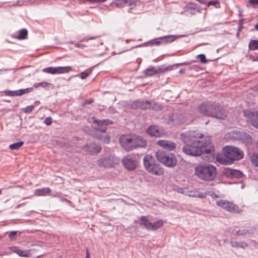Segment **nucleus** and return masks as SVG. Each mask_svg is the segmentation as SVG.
Wrapping results in <instances>:
<instances>
[{"instance_id": "obj_8", "label": "nucleus", "mask_w": 258, "mask_h": 258, "mask_svg": "<svg viewBox=\"0 0 258 258\" xmlns=\"http://www.w3.org/2000/svg\"><path fill=\"white\" fill-rule=\"evenodd\" d=\"M93 119L94 122L98 125L95 129L103 134L100 137H97V138L104 143H109L110 138L105 132L107 129V125L112 123V121L108 119L98 120L95 118Z\"/></svg>"}, {"instance_id": "obj_12", "label": "nucleus", "mask_w": 258, "mask_h": 258, "mask_svg": "<svg viewBox=\"0 0 258 258\" xmlns=\"http://www.w3.org/2000/svg\"><path fill=\"white\" fill-rule=\"evenodd\" d=\"M169 119L165 118L167 123H172L173 124L178 123H189L192 121L191 117H188L187 115H180L177 119L175 118L176 116L172 115V116H167Z\"/></svg>"}, {"instance_id": "obj_45", "label": "nucleus", "mask_w": 258, "mask_h": 258, "mask_svg": "<svg viewBox=\"0 0 258 258\" xmlns=\"http://www.w3.org/2000/svg\"><path fill=\"white\" fill-rule=\"evenodd\" d=\"M107 0H85V2H90L91 3H99L106 2Z\"/></svg>"}, {"instance_id": "obj_9", "label": "nucleus", "mask_w": 258, "mask_h": 258, "mask_svg": "<svg viewBox=\"0 0 258 258\" xmlns=\"http://www.w3.org/2000/svg\"><path fill=\"white\" fill-rule=\"evenodd\" d=\"M117 163V159L112 154L102 157L97 161L98 166L107 168L113 167Z\"/></svg>"}, {"instance_id": "obj_3", "label": "nucleus", "mask_w": 258, "mask_h": 258, "mask_svg": "<svg viewBox=\"0 0 258 258\" xmlns=\"http://www.w3.org/2000/svg\"><path fill=\"white\" fill-rule=\"evenodd\" d=\"M195 175L200 180L210 181L216 177V167L210 164L204 163L196 165L195 168Z\"/></svg>"}, {"instance_id": "obj_26", "label": "nucleus", "mask_w": 258, "mask_h": 258, "mask_svg": "<svg viewBox=\"0 0 258 258\" xmlns=\"http://www.w3.org/2000/svg\"><path fill=\"white\" fill-rule=\"evenodd\" d=\"M28 35V31L25 29H23L19 31V34L17 35L16 33L13 34V37L22 40L26 38Z\"/></svg>"}, {"instance_id": "obj_14", "label": "nucleus", "mask_w": 258, "mask_h": 258, "mask_svg": "<svg viewBox=\"0 0 258 258\" xmlns=\"http://www.w3.org/2000/svg\"><path fill=\"white\" fill-rule=\"evenodd\" d=\"M123 165L125 168L129 170H132L137 166V161L134 155H128L122 159Z\"/></svg>"}, {"instance_id": "obj_28", "label": "nucleus", "mask_w": 258, "mask_h": 258, "mask_svg": "<svg viewBox=\"0 0 258 258\" xmlns=\"http://www.w3.org/2000/svg\"><path fill=\"white\" fill-rule=\"evenodd\" d=\"M231 246L233 247L236 248H245L246 247L248 246L247 243L243 241H233L231 242Z\"/></svg>"}, {"instance_id": "obj_48", "label": "nucleus", "mask_w": 258, "mask_h": 258, "mask_svg": "<svg viewBox=\"0 0 258 258\" xmlns=\"http://www.w3.org/2000/svg\"><path fill=\"white\" fill-rule=\"evenodd\" d=\"M75 46L76 47H77L78 48H83L85 47L84 44H80V43H77L75 45Z\"/></svg>"}, {"instance_id": "obj_51", "label": "nucleus", "mask_w": 258, "mask_h": 258, "mask_svg": "<svg viewBox=\"0 0 258 258\" xmlns=\"http://www.w3.org/2000/svg\"><path fill=\"white\" fill-rule=\"evenodd\" d=\"M85 258H90L89 253L88 251H87V253Z\"/></svg>"}, {"instance_id": "obj_7", "label": "nucleus", "mask_w": 258, "mask_h": 258, "mask_svg": "<svg viewBox=\"0 0 258 258\" xmlns=\"http://www.w3.org/2000/svg\"><path fill=\"white\" fill-rule=\"evenodd\" d=\"M156 157L160 162L167 167H172L177 164V160L173 154L163 150H158L156 152Z\"/></svg>"}, {"instance_id": "obj_2", "label": "nucleus", "mask_w": 258, "mask_h": 258, "mask_svg": "<svg viewBox=\"0 0 258 258\" xmlns=\"http://www.w3.org/2000/svg\"><path fill=\"white\" fill-rule=\"evenodd\" d=\"M119 143L125 151H130L139 148H144L147 142L143 137L135 134L123 135L119 138Z\"/></svg>"}, {"instance_id": "obj_6", "label": "nucleus", "mask_w": 258, "mask_h": 258, "mask_svg": "<svg viewBox=\"0 0 258 258\" xmlns=\"http://www.w3.org/2000/svg\"><path fill=\"white\" fill-rule=\"evenodd\" d=\"M144 165L146 169L151 174L160 176L163 174L164 170L159 164L153 162L152 156L146 155L144 158Z\"/></svg>"}, {"instance_id": "obj_49", "label": "nucleus", "mask_w": 258, "mask_h": 258, "mask_svg": "<svg viewBox=\"0 0 258 258\" xmlns=\"http://www.w3.org/2000/svg\"><path fill=\"white\" fill-rule=\"evenodd\" d=\"M94 39V37L86 38L83 41H87L88 40H89L90 39Z\"/></svg>"}, {"instance_id": "obj_30", "label": "nucleus", "mask_w": 258, "mask_h": 258, "mask_svg": "<svg viewBox=\"0 0 258 258\" xmlns=\"http://www.w3.org/2000/svg\"><path fill=\"white\" fill-rule=\"evenodd\" d=\"M141 224L144 225L147 229L149 230L151 222L149 221L148 218L146 216H142L140 218Z\"/></svg>"}, {"instance_id": "obj_21", "label": "nucleus", "mask_w": 258, "mask_h": 258, "mask_svg": "<svg viewBox=\"0 0 258 258\" xmlns=\"http://www.w3.org/2000/svg\"><path fill=\"white\" fill-rule=\"evenodd\" d=\"M201 8L197 4L194 3L188 4L185 7V12L190 14H195L197 12H200Z\"/></svg>"}, {"instance_id": "obj_35", "label": "nucleus", "mask_w": 258, "mask_h": 258, "mask_svg": "<svg viewBox=\"0 0 258 258\" xmlns=\"http://www.w3.org/2000/svg\"><path fill=\"white\" fill-rule=\"evenodd\" d=\"M51 85L50 83H47V82H41V83H35L34 84V87L35 88H38L39 87H41L44 88H46L49 87Z\"/></svg>"}, {"instance_id": "obj_53", "label": "nucleus", "mask_w": 258, "mask_h": 258, "mask_svg": "<svg viewBox=\"0 0 258 258\" xmlns=\"http://www.w3.org/2000/svg\"><path fill=\"white\" fill-rule=\"evenodd\" d=\"M188 64V63H187V62H183L182 63H180V65H187Z\"/></svg>"}, {"instance_id": "obj_25", "label": "nucleus", "mask_w": 258, "mask_h": 258, "mask_svg": "<svg viewBox=\"0 0 258 258\" xmlns=\"http://www.w3.org/2000/svg\"><path fill=\"white\" fill-rule=\"evenodd\" d=\"M51 189L50 188L44 187L36 189L34 192V194L37 196H45L49 195Z\"/></svg>"}, {"instance_id": "obj_20", "label": "nucleus", "mask_w": 258, "mask_h": 258, "mask_svg": "<svg viewBox=\"0 0 258 258\" xmlns=\"http://www.w3.org/2000/svg\"><path fill=\"white\" fill-rule=\"evenodd\" d=\"M101 150V147L100 146L93 143L87 144L85 148L86 151L92 154H97L100 152Z\"/></svg>"}, {"instance_id": "obj_29", "label": "nucleus", "mask_w": 258, "mask_h": 258, "mask_svg": "<svg viewBox=\"0 0 258 258\" xmlns=\"http://www.w3.org/2000/svg\"><path fill=\"white\" fill-rule=\"evenodd\" d=\"M163 224V221L162 220H159L154 223H151L150 225V230H156L160 228Z\"/></svg>"}, {"instance_id": "obj_47", "label": "nucleus", "mask_w": 258, "mask_h": 258, "mask_svg": "<svg viewBox=\"0 0 258 258\" xmlns=\"http://www.w3.org/2000/svg\"><path fill=\"white\" fill-rule=\"evenodd\" d=\"M251 5H256L258 4V0H248Z\"/></svg>"}, {"instance_id": "obj_41", "label": "nucleus", "mask_w": 258, "mask_h": 258, "mask_svg": "<svg viewBox=\"0 0 258 258\" xmlns=\"http://www.w3.org/2000/svg\"><path fill=\"white\" fill-rule=\"evenodd\" d=\"M34 108V105L28 106L25 107L24 109V111L26 113H29L31 112Z\"/></svg>"}, {"instance_id": "obj_5", "label": "nucleus", "mask_w": 258, "mask_h": 258, "mask_svg": "<svg viewBox=\"0 0 258 258\" xmlns=\"http://www.w3.org/2000/svg\"><path fill=\"white\" fill-rule=\"evenodd\" d=\"M201 113L206 116H210L220 119L226 118V113L216 104L203 103L199 106Z\"/></svg>"}, {"instance_id": "obj_16", "label": "nucleus", "mask_w": 258, "mask_h": 258, "mask_svg": "<svg viewBox=\"0 0 258 258\" xmlns=\"http://www.w3.org/2000/svg\"><path fill=\"white\" fill-rule=\"evenodd\" d=\"M147 133L151 136L155 137H161L166 134L165 131L156 125L150 126L147 129Z\"/></svg>"}, {"instance_id": "obj_46", "label": "nucleus", "mask_w": 258, "mask_h": 258, "mask_svg": "<svg viewBox=\"0 0 258 258\" xmlns=\"http://www.w3.org/2000/svg\"><path fill=\"white\" fill-rule=\"evenodd\" d=\"M5 94L9 96H15L14 91L7 90L5 91Z\"/></svg>"}, {"instance_id": "obj_34", "label": "nucleus", "mask_w": 258, "mask_h": 258, "mask_svg": "<svg viewBox=\"0 0 258 258\" xmlns=\"http://www.w3.org/2000/svg\"><path fill=\"white\" fill-rule=\"evenodd\" d=\"M24 144L23 142H19L12 144L9 146V148L13 150H18Z\"/></svg>"}, {"instance_id": "obj_42", "label": "nucleus", "mask_w": 258, "mask_h": 258, "mask_svg": "<svg viewBox=\"0 0 258 258\" xmlns=\"http://www.w3.org/2000/svg\"><path fill=\"white\" fill-rule=\"evenodd\" d=\"M248 230L243 229L242 230H239V231H237L236 234L237 235H245L248 233Z\"/></svg>"}, {"instance_id": "obj_22", "label": "nucleus", "mask_w": 258, "mask_h": 258, "mask_svg": "<svg viewBox=\"0 0 258 258\" xmlns=\"http://www.w3.org/2000/svg\"><path fill=\"white\" fill-rule=\"evenodd\" d=\"M240 132L237 130L231 131L225 135V139L230 140H239Z\"/></svg>"}, {"instance_id": "obj_44", "label": "nucleus", "mask_w": 258, "mask_h": 258, "mask_svg": "<svg viewBox=\"0 0 258 258\" xmlns=\"http://www.w3.org/2000/svg\"><path fill=\"white\" fill-rule=\"evenodd\" d=\"M16 234H17V232L16 231H12L9 234V237H10V238L11 239H12V240L15 239L16 238Z\"/></svg>"}, {"instance_id": "obj_23", "label": "nucleus", "mask_w": 258, "mask_h": 258, "mask_svg": "<svg viewBox=\"0 0 258 258\" xmlns=\"http://www.w3.org/2000/svg\"><path fill=\"white\" fill-rule=\"evenodd\" d=\"M239 136V141H242L247 145L251 144L252 139L251 136L245 133L240 132V136Z\"/></svg>"}, {"instance_id": "obj_11", "label": "nucleus", "mask_w": 258, "mask_h": 258, "mask_svg": "<svg viewBox=\"0 0 258 258\" xmlns=\"http://www.w3.org/2000/svg\"><path fill=\"white\" fill-rule=\"evenodd\" d=\"M73 70L71 67H48L42 70V72L47 74H59L68 73Z\"/></svg>"}, {"instance_id": "obj_19", "label": "nucleus", "mask_w": 258, "mask_h": 258, "mask_svg": "<svg viewBox=\"0 0 258 258\" xmlns=\"http://www.w3.org/2000/svg\"><path fill=\"white\" fill-rule=\"evenodd\" d=\"M157 145L168 151H172L176 147V144L171 141L168 140H159L157 142Z\"/></svg>"}, {"instance_id": "obj_32", "label": "nucleus", "mask_w": 258, "mask_h": 258, "mask_svg": "<svg viewBox=\"0 0 258 258\" xmlns=\"http://www.w3.org/2000/svg\"><path fill=\"white\" fill-rule=\"evenodd\" d=\"M147 43L151 46H153L154 45L159 46L160 45L162 44V42L161 37H160L157 38H155L154 39L149 41V42H148Z\"/></svg>"}, {"instance_id": "obj_27", "label": "nucleus", "mask_w": 258, "mask_h": 258, "mask_svg": "<svg viewBox=\"0 0 258 258\" xmlns=\"http://www.w3.org/2000/svg\"><path fill=\"white\" fill-rule=\"evenodd\" d=\"M161 38L162 44H165L173 42L177 38V37L175 35H166L161 37Z\"/></svg>"}, {"instance_id": "obj_24", "label": "nucleus", "mask_w": 258, "mask_h": 258, "mask_svg": "<svg viewBox=\"0 0 258 258\" xmlns=\"http://www.w3.org/2000/svg\"><path fill=\"white\" fill-rule=\"evenodd\" d=\"M12 251L14 252L17 253L20 256L30 257L31 255V253H30V251H31L30 250H23L19 249L18 247H15L13 248Z\"/></svg>"}, {"instance_id": "obj_56", "label": "nucleus", "mask_w": 258, "mask_h": 258, "mask_svg": "<svg viewBox=\"0 0 258 258\" xmlns=\"http://www.w3.org/2000/svg\"><path fill=\"white\" fill-rule=\"evenodd\" d=\"M58 258H62V257H61V256H59V257Z\"/></svg>"}, {"instance_id": "obj_1", "label": "nucleus", "mask_w": 258, "mask_h": 258, "mask_svg": "<svg viewBox=\"0 0 258 258\" xmlns=\"http://www.w3.org/2000/svg\"><path fill=\"white\" fill-rule=\"evenodd\" d=\"M182 141L185 144L182 151L191 156H199L203 153H210L213 151L209 139L204 142L202 140L204 135L198 131H186L181 135Z\"/></svg>"}, {"instance_id": "obj_33", "label": "nucleus", "mask_w": 258, "mask_h": 258, "mask_svg": "<svg viewBox=\"0 0 258 258\" xmlns=\"http://www.w3.org/2000/svg\"><path fill=\"white\" fill-rule=\"evenodd\" d=\"M249 49L254 50L258 49V40H252L249 42L248 45Z\"/></svg>"}, {"instance_id": "obj_55", "label": "nucleus", "mask_w": 258, "mask_h": 258, "mask_svg": "<svg viewBox=\"0 0 258 258\" xmlns=\"http://www.w3.org/2000/svg\"><path fill=\"white\" fill-rule=\"evenodd\" d=\"M184 70L183 71V70H181L180 71V73H184Z\"/></svg>"}, {"instance_id": "obj_31", "label": "nucleus", "mask_w": 258, "mask_h": 258, "mask_svg": "<svg viewBox=\"0 0 258 258\" xmlns=\"http://www.w3.org/2000/svg\"><path fill=\"white\" fill-rule=\"evenodd\" d=\"M157 73V71L155 70L153 67H150L146 70L144 71V73L146 76H151L154 75Z\"/></svg>"}, {"instance_id": "obj_52", "label": "nucleus", "mask_w": 258, "mask_h": 258, "mask_svg": "<svg viewBox=\"0 0 258 258\" xmlns=\"http://www.w3.org/2000/svg\"><path fill=\"white\" fill-rule=\"evenodd\" d=\"M255 29L258 31V22L255 25Z\"/></svg>"}, {"instance_id": "obj_54", "label": "nucleus", "mask_w": 258, "mask_h": 258, "mask_svg": "<svg viewBox=\"0 0 258 258\" xmlns=\"http://www.w3.org/2000/svg\"><path fill=\"white\" fill-rule=\"evenodd\" d=\"M86 102H87V103H91L92 102V100H89V101H86Z\"/></svg>"}, {"instance_id": "obj_38", "label": "nucleus", "mask_w": 258, "mask_h": 258, "mask_svg": "<svg viewBox=\"0 0 258 258\" xmlns=\"http://www.w3.org/2000/svg\"><path fill=\"white\" fill-rule=\"evenodd\" d=\"M251 161L255 166H258V154H253L251 157Z\"/></svg>"}, {"instance_id": "obj_36", "label": "nucleus", "mask_w": 258, "mask_h": 258, "mask_svg": "<svg viewBox=\"0 0 258 258\" xmlns=\"http://www.w3.org/2000/svg\"><path fill=\"white\" fill-rule=\"evenodd\" d=\"M33 90L32 87L18 90L19 96L31 92Z\"/></svg>"}, {"instance_id": "obj_13", "label": "nucleus", "mask_w": 258, "mask_h": 258, "mask_svg": "<svg viewBox=\"0 0 258 258\" xmlns=\"http://www.w3.org/2000/svg\"><path fill=\"white\" fill-rule=\"evenodd\" d=\"M137 105L142 109H152L153 110H158L162 109L161 105L154 101H138L137 102Z\"/></svg>"}, {"instance_id": "obj_40", "label": "nucleus", "mask_w": 258, "mask_h": 258, "mask_svg": "<svg viewBox=\"0 0 258 258\" xmlns=\"http://www.w3.org/2000/svg\"><path fill=\"white\" fill-rule=\"evenodd\" d=\"M214 6L216 8H219L220 7V4L218 1H211L208 2L207 6Z\"/></svg>"}, {"instance_id": "obj_4", "label": "nucleus", "mask_w": 258, "mask_h": 258, "mask_svg": "<svg viewBox=\"0 0 258 258\" xmlns=\"http://www.w3.org/2000/svg\"><path fill=\"white\" fill-rule=\"evenodd\" d=\"M224 157L217 158V161L224 165L232 164L234 161L239 160L243 158V153L239 149L233 146H227L223 148Z\"/></svg>"}, {"instance_id": "obj_43", "label": "nucleus", "mask_w": 258, "mask_h": 258, "mask_svg": "<svg viewBox=\"0 0 258 258\" xmlns=\"http://www.w3.org/2000/svg\"><path fill=\"white\" fill-rule=\"evenodd\" d=\"M44 122L45 124L47 125H49L51 124L52 123V118L50 117H46L44 121Z\"/></svg>"}, {"instance_id": "obj_37", "label": "nucleus", "mask_w": 258, "mask_h": 258, "mask_svg": "<svg viewBox=\"0 0 258 258\" xmlns=\"http://www.w3.org/2000/svg\"><path fill=\"white\" fill-rule=\"evenodd\" d=\"M91 72L92 71L90 70H86L80 73V77L82 79H85L91 74Z\"/></svg>"}, {"instance_id": "obj_39", "label": "nucleus", "mask_w": 258, "mask_h": 258, "mask_svg": "<svg viewBox=\"0 0 258 258\" xmlns=\"http://www.w3.org/2000/svg\"><path fill=\"white\" fill-rule=\"evenodd\" d=\"M197 58L200 59L201 62L206 63L207 62V60L206 58V56L204 54H200L197 56Z\"/></svg>"}, {"instance_id": "obj_17", "label": "nucleus", "mask_w": 258, "mask_h": 258, "mask_svg": "<svg viewBox=\"0 0 258 258\" xmlns=\"http://www.w3.org/2000/svg\"><path fill=\"white\" fill-rule=\"evenodd\" d=\"M223 174L228 178H239L242 176V173L238 170H235L229 168H225L223 171Z\"/></svg>"}, {"instance_id": "obj_18", "label": "nucleus", "mask_w": 258, "mask_h": 258, "mask_svg": "<svg viewBox=\"0 0 258 258\" xmlns=\"http://www.w3.org/2000/svg\"><path fill=\"white\" fill-rule=\"evenodd\" d=\"M180 192L186 196L194 198H199L202 199H205L207 196L206 194L200 192L197 189L192 190L183 189L182 191Z\"/></svg>"}, {"instance_id": "obj_10", "label": "nucleus", "mask_w": 258, "mask_h": 258, "mask_svg": "<svg viewBox=\"0 0 258 258\" xmlns=\"http://www.w3.org/2000/svg\"><path fill=\"white\" fill-rule=\"evenodd\" d=\"M216 204L219 207L230 213H236L240 212L239 207L237 205L228 201L224 200L218 201Z\"/></svg>"}, {"instance_id": "obj_15", "label": "nucleus", "mask_w": 258, "mask_h": 258, "mask_svg": "<svg viewBox=\"0 0 258 258\" xmlns=\"http://www.w3.org/2000/svg\"><path fill=\"white\" fill-rule=\"evenodd\" d=\"M244 115L252 125L258 128V111L254 112L246 110L244 112Z\"/></svg>"}, {"instance_id": "obj_50", "label": "nucleus", "mask_w": 258, "mask_h": 258, "mask_svg": "<svg viewBox=\"0 0 258 258\" xmlns=\"http://www.w3.org/2000/svg\"><path fill=\"white\" fill-rule=\"evenodd\" d=\"M14 91L15 96H19L18 90H16V91Z\"/></svg>"}]
</instances>
